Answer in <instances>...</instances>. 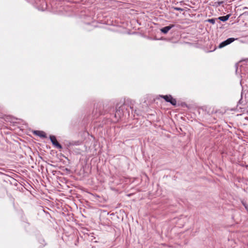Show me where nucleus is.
I'll return each mask as SVG.
<instances>
[{
  "label": "nucleus",
  "instance_id": "nucleus-9",
  "mask_svg": "<svg viewBox=\"0 0 248 248\" xmlns=\"http://www.w3.org/2000/svg\"><path fill=\"white\" fill-rule=\"evenodd\" d=\"M242 203L243 204V205L244 206V207H245L246 209L247 210H248V205L247 203V202L246 201H242Z\"/></svg>",
  "mask_w": 248,
  "mask_h": 248
},
{
  "label": "nucleus",
  "instance_id": "nucleus-15",
  "mask_svg": "<svg viewBox=\"0 0 248 248\" xmlns=\"http://www.w3.org/2000/svg\"><path fill=\"white\" fill-rule=\"evenodd\" d=\"M246 16V14L244 13V14H243L242 15H241L240 17H242L244 16Z\"/></svg>",
  "mask_w": 248,
  "mask_h": 248
},
{
  "label": "nucleus",
  "instance_id": "nucleus-17",
  "mask_svg": "<svg viewBox=\"0 0 248 248\" xmlns=\"http://www.w3.org/2000/svg\"><path fill=\"white\" fill-rule=\"evenodd\" d=\"M0 174H2V172H0Z\"/></svg>",
  "mask_w": 248,
  "mask_h": 248
},
{
  "label": "nucleus",
  "instance_id": "nucleus-12",
  "mask_svg": "<svg viewBox=\"0 0 248 248\" xmlns=\"http://www.w3.org/2000/svg\"><path fill=\"white\" fill-rule=\"evenodd\" d=\"M223 3V1H218L217 2V6H220L221 5V4H222Z\"/></svg>",
  "mask_w": 248,
  "mask_h": 248
},
{
  "label": "nucleus",
  "instance_id": "nucleus-5",
  "mask_svg": "<svg viewBox=\"0 0 248 248\" xmlns=\"http://www.w3.org/2000/svg\"><path fill=\"white\" fill-rule=\"evenodd\" d=\"M175 26V24H170L168 26H166L165 27L161 28L160 29V31L162 33L164 34H167L171 29L174 27Z\"/></svg>",
  "mask_w": 248,
  "mask_h": 248
},
{
  "label": "nucleus",
  "instance_id": "nucleus-16",
  "mask_svg": "<svg viewBox=\"0 0 248 248\" xmlns=\"http://www.w3.org/2000/svg\"><path fill=\"white\" fill-rule=\"evenodd\" d=\"M240 67H241V68H243V67H242V65H240Z\"/></svg>",
  "mask_w": 248,
  "mask_h": 248
},
{
  "label": "nucleus",
  "instance_id": "nucleus-4",
  "mask_svg": "<svg viewBox=\"0 0 248 248\" xmlns=\"http://www.w3.org/2000/svg\"><path fill=\"white\" fill-rule=\"evenodd\" d=\"M235 40L234 38H229L221 42L218 46V47L221 48L233 42Z\"/></svg>",
  "mask_w": 248,
  "mask_h": 248
},
{
  "label": "nucleus",
  "instance_id": "nucleus-1",
  "mask_svg": "<svg viewBox=\"0 0 248 248\" xmlns=\"http://www.w3.org/2000/svg\"><path fill=\"white\" fill-rule=\"evenodd\" d=\"M93 113L96 117L104 114V106L102 103H98L96 104L95 108L93 110Z\"/></svg>",
  "mask_w": 248,
  "mask_h": 248
},
{
  "label": "nucleus",
  "instance_id": "nucleus-8",
  "mask_svg": "<svg viewBox=\"0 0 248 248\" xmlns=\"http://www.w3.org/2000/svg\"><path fill=\"white\" fill-rule=\"evenodd\" d=\"M230 16V15H227L225 16H220L218 17V19L221 21L225 22L228 20Z\"/></svg>",
  "mask_w": 248,
  "mask_h": 248
},
{
  "label": "nucleus",
  "instance_id": "nucleus-10",
  "mask_svg": "<svg viewBox=\"0 0 248 248\" xmlns=\"http://www.w3.org/2000/svg\"><path fill=\"white\" fill-rule=\"evenodd\" d=\"M207 21L209 22V23H211L214 24L215 23L216 18L209 19H208Z\"/></svg>",
  "mask_w": 248,
  "mask_h": 248
},
{
  "label": "nucleus",
  "instance_id": "nucleus-6",
  "mask_svg": "<svg viewBox=\"0 0 248 248\" xmlns=\"http://www.w3.org/2000/svg\"><path fill=\"white\" fill-rule=\"evenodd\" d=\"M124 107V105H123L119 108L118 109H116V112L115 113V117L116 118H121V116L123 115V112L122 111V109Z\"/></svg>",
  "mask_w": 248,
  "mask_h": 248
},
{
  "label": "nucleus",
  "instance_id": "nucleus-13",
  "mask_svg": "<svg viewBox=\"0 0 248 248\" xmlns=\"http://www.w3.org/2000/svg\"><path fill=\"white\" fill-rule=\"evenodd\" d=\"M238 66V63H236V64H235V67H236V72L237 71Z\"/></svg>",
  "mask_w": 248,
  "mask_h": 248
},
{
  "label": "nucleus",
  "instance_id": "nucleus-3",
  "mask_svg": "<svg viewBox=\"0 0 248 248\" xmlns=\"http://www.w3.org/2000/svg\"><path fill=\"white\" fill-rule=\"evenodd\" d=\"M49 139L53 144L56 148L62 149V146L61 144H60L58 141H57L56 138L55 136L53 135H50L49 136Z\"/></svg>",
  "mask_w": 248,
  "mask_h": 248
},
{
  "label": "nucleus",
  "instance_id": "nucleus-2",
  "mask_svg": "<svg viewBox=\"0 0 248 248\" xmlns=\"http://www.w3.org/2000/svg\"><path fill=\"white\" fill-rule=\"evenodd\" d=\"M160 97L162 98H163L166 102H169L172 105L174 106H176L177 102L175 98H173L172 95H160Z\"/></svg>",
  "mask_w": 248,
  "mask_h": 248
},
{
  "label": "nucleus",
  "instance_id": "nucleus-11",
  "mask_svg": "<svg viewBox=\"0 0 248 248\" xmlns=\"http://www.w3.org/2000/svg\"><path fill=\"white\" fill-rule=\"evenodd\" d=\"M174 10L178 11H183V9L180 8V7H174Z\"/></svg>",
  "mask_w": 248,
  "mask_h": 248
},
{
  "label": "nucleus",
  "instance_id": "nucleus-7",
  "mask_svg": "<svg viewBox=\"0 0 248 248\" xmlns=\"http://www.w3.org/2000/svg\"><path fill=\"white\" fill-rule=\"evenodd\" d=\"M33 133L35 135L38 136L39 137H40L41 138H46V133L44 131L36 130L33 132Z\"/></svg>",
  "mask_w": 248,
  "mask_h": 248
},
{
  "label": "nucleus",
  "instance_id": "nucleus-14",
  "mask_svg": "<svg viewBox=\"0 0 248 248\" xmlns=\"http://www.w3.org/2000/svg\"><path fill=\"white\" fill-rule=\"evenodd\" d=\"M181 106L182 107H184V106H186V104L185 103L183 102V103H181Z\"/></svg>",
  "mask_w": 248,
  "mask_h": 248
}]
</instances>
